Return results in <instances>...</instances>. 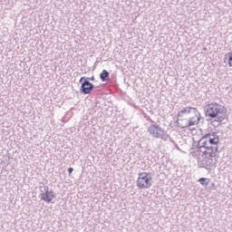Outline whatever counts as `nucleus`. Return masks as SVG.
<instances>
[{"label": "nucleus", "mask_w": 232, "mask_h": 232, "mask_svg": "<svg viewBox=\"0 0 232 232\" xmlns=\"http://www.w3.org/2000/svg\"><path fill=\"white\" fill-rule=\"evenodd\" d=\"M227 110L218 103H208L205 106V115L214 119V122H222L226 120Z\"/></svg>", "instance_id": "f257e3e1"}, {"label": "nucleus", "mask_w": 232, "mask_h": 232, "mask_svg": "<svg viewBox=\"0 0 232 232\" xmlns=\"http://www.w3.org/2000/svg\"><path fill=\"white\" fill-rule=\"evenodd\" d=\"M220 142V138L217 132H208L202 136L198 140V146H217L218 148V143Z\"/></svg>", "instance_id": "f03ea898"}, {"label": "nucleus", "mask_w": 232, "mask_h": 232, "mask_svg": "<svg viewBox=\"0 0 232 232\" xmlns=\"http://www.w3.org/2000/svg\"><path fill=\"white\" fill-rule=\"evenodd\" d=\"M152 180L153 178L151 177L150 172H141L139 174L137 179V187L140 188V189H148L149 188H151Z\"/></svg>", "instance_id": "7ed1b4c3"}, {"label": "nucleus", "mask_w": 232, "mask_h": 232, "mask_svg": "<svg viewBox=\"0 0 232 232\" xmlns=\"http://www.w3.org/2000/svg\"><path fill=\"white\" fill-rule=\"evenodd\" d=\"M40 198L47 204H52L55 195H53V191L49 190L48 187H40Z\"/></svg>", "instance_id": "20e7f679"}, {"label": "nucleus", "mask_w": 232, "mask_h": 232, "mask_svg": "<svg viewBox=\"0 0 232 232\" xmlns=\"http://www.w3.org/2000/svg\"><path fill=\"white\" fill-rule=\"evenodd\" d=\"M200 152L203 157H208L213 159L217 157V151H218V147L217 146H199Z\"/></svg>", "instance_id": "39448f33"}, {"label": "nucleus", "mask_w": 232, "mask_h": 232, "mask_svg": "<svg viewBox=\"0 0 232 232\" xmlns=\"http://www.w3.org/2000/svg\"><path fill=\"white\" fill-rule=\"evenodd\" d=\"M148 131L154 139H164V130L159 125L151 124L148 127Z\"/></svg>", "instance_id": "423d86ee"}, {"label": "nucleus", "mask_w": 232, "mask_h": 232, "mask_svg": "<svg viewBox=\"0 0 232 232\" xmlns=\"http://www.w3.org/2000/svg\"><path fill=\"white\" fill-rule=\"evenodd\" d=\"M80 84H82L80 87V92L84 95H89V93H92V92H93V88H95V85H93V83L90 82V81L88 80H82Z\"/></svg>", "instance_id": "0eeeda50"}, {"label": "nucleus", "mask_w": 232, "mask_h": 232, "mask_svg": "<svg viewBox=\"0 0 232 232\" xmlns=\"http://www.w3.org/2000/svg\"><path fill=\"white\" fill-rule=\"evenodd\" d=\"M189 117L188 121H187V124H180V126L182 128H190V126H195L197 124H198V122H200V119H202V117L200 116V112L198 111V114L196 113H192Z\"/></svg>", "instance_id": "6e6552de"}, {"label": "nucleus", "mask_w": 232, "mask_h": 232, "mask_svg": "<svg viewBox=\"0 0 232 232\" xmlns=\"http://www.w3.org/2000/svg\"><path fill=\"white\" fill-rule=\"evenodd\" d=\"M202 160H198V167L204 168L205 169H209L213 166V158L208 156H202Z\"/></svg>", "instance_id": "1a4fd4ad"}, {"label": "nucleus", "mask_w": 232, "mask_h": 232, "mask_svg": "<svg viewBox=\"0 0 232 232\" xmlns=\"http://www.w3.org/2000/svg\"><path fill=\"white\" fill-rule=\"evenodd\" d=\"M192 113L198 115V110L195 107H181L179 111L178 117H180V115H191Z\"/></svg>", "instance_id": "9d476101"}, {"label": "nucleus", "mask_w": 232, "mask_h": 232, "mask_svg": "<svg viewBox=\"0 0 232 232\" xmlns=\"http://www.w3.org/2000/svg\"><path fill=\"white\" fill-rule=\"evenodd\" d=\"M100 79L102 81V82H108V81H110V72L103 70L100 73Z\"/></svg>", "instance_id": "9b49d317"}, {"label": "nucleus", "mask_w": 232, "mask_h": 232, "mask_svg": "<svg viewBox=\"0 0 232 232\" xmlns=\"http://www.w3.org/2000/svg\"><path fill=\"white\" fill-rule=\"evenodd\" d=\"M224 63H227L230 67H232V53H227L225 54Z\"/></svg>", "instance_id": "f8f14e48"}, {"label": "nucleus", "mask_w": 232, "mask_h": 232, "mask_svg": "<svg viewBox=\"0 0 232 232\" xmlns=\"http://www.w3.org/2000/svg\"><path fill=\"white\" fill-rule=\"evenodd\" d=\"M176 122L178 124V128L184 129V128H188V127H182V126H180V124L186 125V124H188V122H189V120H188V119H181V120L178 119V121Z\"/></svg>", "instance_id": "ddd939ff"}, {"label": "nucleus", "mask_w": 232, "mask_h": 232, "mask_svg": "<svg viewBox=\"0 0 232 232\" xmlns=\"http://www.w3.org/2000/svg\"><path fill=\"white\" fill-rule=\"evenodd\" d=\"M198 182H200L201 186H204L205 188H208L209 186V179L200 178Z\"/></svg>", "instance_id": "4468645a"}, {"label": "nucleus", "mask_w": 232, "mask_h": 232, "mask_svg": "<svg viewBox=\"0 0 232 232\" xmlns=\"http://www.w3.org/2000/svg\"><path fill=\"white\" fill-rule=\"evenodd\" d=\"M82 81H95V76H92V77H82L79 81V82H82Z\"/></svg>", "instance_id": "2eb2a0df"}, {"label": "nucleus", "mask_w": 232, "mask_h": 232, "mask_svg": "<svg viewBox=\"0 0 232 232\" xmlns=\"http://www.w3.org/2000/svg\"><path fill=\"white\" fill-rule=\"evenodd\" d=\"M68 173H69V175H72V173H73V168H69Z\"/></svg>", "instance_id": "dca6fc26"}, {"label": "nucleus", "mask_w": 232, "mask_h": 232, "mask_svg": "<svg viewBox=\"0 0 232 232\" xmlns=\"http://www.w3.org/2000/svg\"><path fill=\"white\" fill-rule=\"evenodd\" d=\"M212 188H215V183H211Z\"/></svg>", "instance_id": "f3484780"}]
</instances>
